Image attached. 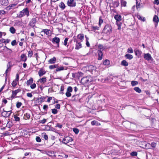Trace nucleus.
I'll return each mask as SVG.
<instances>
[{
  "mask_svg": "<svg viewBox=\"0 0 159 159\" xmlns=\"http://www.w3.org/2000/svg\"><path fill=\"white\" fill-rule=\"evenodd\" d=\"M73 139L72 138L69 136H65L64 138L63 139L62 142L64 144H66L67 143L73 141Z\"/></svg>",
  "mask_w": 159,
  "mask_h": 159,
  "instance_id": "obj_6",
  "label": "nucleus"
},
{
  "mask_svg": "<svg viewBox=\"0 0 159 159\" xmlns=\"http://www.w3.org/2000/svg\"><path fill=\"white\" fill-rule=\"evenodd\" d=\"M137 153L136 152H133L131 153L130 155L131 156H137Z\"/></svg>",
  "mask_w": 159,
  "mask_h": 159,
  "instance_id": "obj_56",
  "label": "nucleus"
},
{
  "mask_svg": "<svg viewBox=\"0 0 159 159\" xmlns=\"http://www.w3.org/2000/svg\"><path fill=\"white\" fill-rule=\"evenodd\" d=\"M150 144L149 143H147L145 145V148L146 149H148L150 148Z\"/></svg>",
  "mask_w": 159,
  "mask_h": 159,
  "instance_id": "obj_53",
  "label": "nucleus"
},
{
  "mask_svg": "<svg viewBox=\"0 0 159 159\" xmlns=\"http://www.w3.org/2000/svg\"><path fill=\"white\" fill-rule=\"evenodd\" d=\"M24 113V118L25 120H29L30 118V114L32 112L31 111L27 109L25 110Z\"/></svg>",
  "mask_w": 159,
  "mask_h": 159,
  "instance_id": "obj_4",
  "label": "nucleus"
},
{
  "mask_svg": "<svg viewBox=\"0 0 159 159\" xmlns=\"http://www.w3.org/2000/svg\"><path fill=\"white\" fill-rule=\"evenodd\" d=\"M64 67L63 66H61L60 67H57V68L56 69V70L57 71H58L62 70H64Z\"/></svg>",
  "mask_w": 159,
  "mask_h": 159,
  "instance_id": "obj_46",
  "label": "nucleus"
},
{
  "mask_svg": "<svg viewBox=\"0 0 159 159\" xmlns=\"http://www.w3.org/2000/svg\"><path fill=\"white\" fill-rule=\"evenodd\" d=\"M131 85L132 86H134L138 84V82L135 81H133L131 82Z\"/></svg>",
  "mask_w": 159,
  "mask_h": 159,
  "instance_id": "obj_50",
  "label": "nucleus"
},
{
  "mask_svg": "<svg viewBox=\"0 0 159 159\" xmlns=\"http://www.w3.org/2000/svg\"><path fill=\"white\" fill-rule=\"evenodd\" d=\"M99 27L97 26H92L91 27V31H95L97 30H99Z\"/></svg>",
  "mask_w": 159,
  "mask_h": 159,
  "instance_id": "obj_28",
  "label": "nucleus"
},
{
  "mask_svg": "<svg viewBox=\"0 0 159 159\" xmlns=\"http://www.w3.org/2000/svg\"><path fill=\"white\" fill-rule=\"evenodd\" d=\"M17 5V3H16L11 4L6 7V9L8 10H10L12 9H14Z\"/></svg>",
  "mask_w": 159,
  "mask_h": 159,
  "instance_id": "obj_12",
  "label": "nucleus"
},
{
  "mask_svg": "<svg viewBox=\"0 0 159 159\" xmlns=\"http://www.w3.org/2000/svg\"><path fill=\"white\" fill-rule=\"evenodd\" d=\"M10 31L11 33L14 34L15 33L16 30L14 27H11L10 28Z\"/></svg>",
  "mask_w": 159,
  "mask_h": 159,
  "instance_id": "obj_34",
  "label": "nucleus"
},
{
  "mask_svg": "<svg viewBox=\"0 0 159 159\" xmlns=\"http://www.w3.org/2000/svg\"><path fill=\"white\" fill-rule=\"evenodd\" d=\"M58 67V64L51 65L49 66V68L50 69H52L55 68H56Z\"/></svg>",
  "mask_w": 159,
  "mask_h": 159,
  "instance_id": "obj_33",
  "label": "nucleus"
},
{
  "mask_svg": "<svg viewBox=\"0 0 159 159\" xmlns=\"http://www.w3.org/2000/svg\"><path fill=\"white\" fill-rule=\"evenodd\" d=\"M29 133V132L26 129H23L20 132V135L22 136H25L28 134Z\"/></svg>",
  "mask_w": 159,
  "mask_h": 159,
  "instance_id": "obj_15",
  "label": "nucleus"
},
{
  "mask_svg": "<svg viewBox=\"0 0 159 159\" xmlns=\"http://www.w3.org/2000/svg\"><path fill=\"white\" fill-rule=\"evenodd\" d=\"M58 111L56 109H52V112L54 114H56L57 113Z\"/></svg>",
  "mask_w": 159,
  "mask_h": 159,
  "instance_id": "obj_47",
  "label": "nucleus"
},
{
  "mask_svg": "<svg viewBox=\"0 0 159 159\" xmlns=\"http://www.w3.org/2000/svg\"><path fill=\"white\" fill-rule=\"evenodd\" d=\"M93 81V78L90 76H87L82 78L80 83L84 86H87L90 82Z\"/></svg>",
  "mask_w": 159,
  "mask_h": 159,
  "instance_id": "obj_1",
  "label": "nucleus"
},
{
  "mask_svg": "<svg viewBox=\"0 0 159 159\" xmlns=\"http://www.w3.org/2000/svg\"><path fill=\"white\" fill-rule=\"evenodd\" d=\"M43 137L46 140H47L48 139V136L46 134V133L44 134Z\"/></svg>",
  "mask_w": 159,
  "mask_h": 159,
  "instance_id": "obj_64",
  "label": "nucleus"
},
{
  "mask_svg": "<svg viewBox=\"0 0 159 159\" xmlns=\"http://www.w3.org/2000/svg\"><path fill=\"white\" fill-rule=\"evenodd\" d=\"M127 52L129 53H133V50L131 48H129L127 49Z\"/></svg>",
  "mask_w": 159,
  "mask_h": 159,
  "instance_id": "obj_49",
  "label": "nucleus"
},
{
  "mask_svg": "<svg viewBox=\"0 0 159 159\" xmlns=\"http://www.w3.org/2000/svg\"><path fill=\"white\" fill-rule=\"evenodd\" d=\"M18 82V81H16V80H13L12 82L11 83V85L12 86V87L14 88H15L16 86L17 85V82Z\"/></svg>",
  "mask_w": 159,
  "mask_h": 159,
  "instance_id": "obj_35",
  "label": "nucleus"
},
{
  "mask_svg": "<svg viewBox=\"0 0 159 159\" xmlns=\"http://www.w3.org/2000/svg\"><path fill=\"white\" fill-rule=\"evenodd\" d=\"M13 117L15 119V120L16 121H19L20 118L19 117H18L16 114H14Z\"/></svg>",
  "mask_w": 159,
  "mask_h": 159,
  "instance_id": "obj_41",
  "label": "nucleus"
},
{
  "mask_svg": "<svg viewBox=\"0 0 159 159\" xmlns=\"http://www.w3.org/2000/svg\"><path fill=\"white\" fill-rule=\"evenodd\" d=\"M116 24L118 26V30H120L121 23L120 21H116Z\"/></svg>",
  "mask_w": 159,
  "mask_h": 159,
  "instance_id": "obj_40",
  "label": "nucleus"
},
{
  "mask_svg": "<svg viewBox=\"0 0 159 159\" xmlns=\"http://www.w3.org/2000/svg\"><path fill=\"white\" fill-rule=\"evenodd\" d=\"M46 121V120L45 119H43L42 120H40L39 121V123H42V124H44Z\"/></svg>",
  "mask_w": 159,
  "mask_h": 159,
  "instance_id": "obj_58",
  "label": "nucleus"
},
{
  "mask_svg": "<svg viewBox=\"0 0 159 159\" xmlns=\"http://www.w3.org/2000/svg\"><path fill=\"white\" fill-rule=\"evenodd\" d=\"M103 47L102 45L100 44L98 46V49L97 53L98 56V60H101L103 57V54L102 51L103 50Z\"/></svg>",
  "mask_w": 159,
  "mask_h": 159,
  "instance_id": "obj_3",
  "label": "nucleus"
},
{
  "mask_svg": "<svg viewBox=\"0 0 159 159\" xmlns=\"http://www.w3.org/2000/svg\"><path fill=\"white\" fill-rule=\"evenodd\" d=\"M103 22V20L102 19V18L100 16L99 18V25L100 26L102 24Z\"/></svg>",
  "mask_w": 159,
  "mask_h": 159,
  "instance_id": "obj_44",
  "label": "nucleus"
},
{
  "mask_svg": "<svg viewBox=\"0 0 159 159\" xmlns=\"http://www.w3.org/2000/svg\"><path fill=\"white\" fill-rule=\"evenodd\" d=\"M22 105V103L20 102H17L16 103V107L17 108H19Z\"/></svg>",
  "mask_w": 159,
  "mask_h": 159,
  "instance_id": "obj_43",
  "label": "nucleus"
},
{
  "mask_svg": "<svg viewBox=\"0 0 159 159\" xmlns=\"http://www.w3.org/2000/svg\"><path fill=\"white\" fill-rule=\"evenodd\" d=\"M33 54V52L31 49H30V50L28 51V57L30 58L32 57Z\"/></svg>",
  "mask_w": 159,
  "mask_h": 159,
  "instance_id": "obj_29",
  "label": "nucleus"
},
{
  "mask_svg": "<svg viewBox=\"0 0 159 159\" xmlns=\"http://www.w3.org/2000/svg\"><path fill=\"white\" fill-rule=\"evenodd\" d=\"M11 44L12 46H14L15 45H17V43L16 40H13L11 42Z\"/></svg>",
  "mask_w": 159,
  "mask_h": 159,
  "instance_id": "obj_48",
  "label": "nucleus"
},
{
  "mask_svg": "<svg viewBox=\"0 0 159 159\" xmlns=\"http://www.w3.org/2000/svg\"><path fill=\"white\" fill-rule=\"evenodd\" d=\"M134 90L137 92L140 93L141 92V89L138 87H135L134 88Z\"/></svg>",
  "mask_w": 159,
  "mask_h": 159,
  "instance_id": "obj_38",
  "label": "nucleus"
},
{
  "mask_svg": "<svg viewBox=\"0 0 159 159\" xmlns=\"http://www.w3.org/2000/svg\"><path fill=\"white\" fill-rule=\"evenodd\" d=\"M55 127H58V128H59L60 129H61L62 127V125L60 124V123H57Z\"/></svg>",
  "mask_w": 159,
  "mask_h": 159,
  "instance_id": "obj_54",
  "label": "nucleus"
},
{
  "mask_svg": "<svg viewBox=\"0 0 159 159\" xmlns=\"http://www.w3.org/2000/svg\"><path fill=\"white\" fill-rule=\"evenodd\" d=\"M156 144L154 142H153L151 143V147L153 148H154L156 147Z\"/></svg>",
  "mask_w": 159,
  "mask_h": 159,
  "instance_id": "obj_59",
  "label": "nucleus"
},
{
  "mask_svg": "<svg viewBox=\"0 0 159 159\" xmlns=\"http://www.w3.org/2000/svg\"><path fill=\"white\" fill-rule=\"evenodd\" d=\"M121 4L122 6L125 7L126 5V2L125 1H123L121 2Z\"/></svg>",
  "mask_w": 159,
  "mask_h": 159,
  "instance_id": "obj_62",
  "label": "nucleus"
},
{
  "mask_svg": "<svg viewBox=\"0 0 159 159\" xmlns=\"http://www.w3.org/2000/svg\"><path fill=\"white\" fill-rule=\"evenodd\" d=\"M59 6L60 8L62 10H63L66 8V6L63 2H61L59 4Z\"/></svg>",
  "mask_w": 159,
  "mask_h": 159,
  "instance_id": "obj_22",
  "label": "nucleus"
},
{
  "mask_svg": "<svg viewBox=\"0 0 159 159\" xmlns=\"http://www.w3.org/2000/svg\"><path fill=\"white\" fill-rule=\"evenodd\" d=\"M21 91V90L20 89H18L15 90H12V93H13L14 94L16 95L17 93L20 92Z\"/></svg>",
  "mask_w": 159,
  "mask_h": 159,
  "instance_id": "obj_31",
  "label": "nucleus"
},
{
  "mask_svg": "<svg viewBox=\"0 0 159 159\" xmlns=\"http://www.w3.org/2000/svg\"><path fill=\"white\" fill-rule=\"evenodd\" d=\"M36 141L38 142H41V140L40 138V137L39 136H37L36 138Z\"/></svg>",
  "mask_w": 159,
  "mask_h": 159,
  "instance_id": "obj_57",
  "label": "nucleus"
},
{
  "mask_svg": "<svg viewBox=\"0 0 159 159\" xmlns=\"http://www.w3.org/2000/svg\"><path fill=\"white\" fill-rule=\"evenodd\" d=\"M68 40V38H66L64 40L63 44L64 46H66L67 44V42Z\"/></svg>",
  "mask_w": 159,
  "mask_h": 159,
  "instance_id": "obj_45",
  "label": "nucleus"
},
{
  "mask_svg": "<svg viewBox=\"0 0 159 159\" xmlns=\"http://www.w3.org/2000/svg\"><path fill=\"white\" fill-rule=\"evenodd\" d=\"M137 18L139 19L141 21H144L145 20V18L144 17H142L140 15H137Z\"/></svg>",
  "mask_w": 159,
  "mask_h": 159,
  "instance_id": "obj_39",
  "label": "nucleus"
},
{
  "mask_svg": "<svg viewBox=\"0 0 159 159\" xmlns=\"http://www.w3.org/2000/svg\"><path fill=\"white\" fill-rule=\"evenodd\" d=\"M114 18L116 20V21H120L121 20V16L120 15H116L114 16Z\"/></svg>",
  "mask_w": 159,
  "mask_h": 159,
  "instance_id": "obj_19",
  "label": "nucleus"
},
{
  "mask_svg": "<svg viewBox=\"0 0 159 159\" xmlns=\"http://www.w3.org/2000/svg\"><path fill=\"white\" fill-rule=\"evenodd\" d=\"M73 130L76 134H78L79 132V130L78 129L76 128H73Z\"/></svg>",
  "mask_w": 159,
  "mask_h": 159,
  "instance_id": "obj_51",
  "label": "nucleus"
},
{
  "mask_svg": "<svg viewBox=\"0 0 159 159\" xmlns=\"http://www.w3.org/2000/svg\"><path fill=\"white\" fill-rule=\"evenodd\" d=\"M144 58L147 61H149L152 59L151 55L148 53H145L144 55Z\"/></svg>",
  "mask_w": 159,
  "mask_h": 159,
  "instance_id": "obj_13",
  "label": "nucleus"
},
{
  "mask_svg": "<svg viewBox=\"0 0 159 159\" xmlns=\"http://www.w3.org/2000/svg\"><path fill=\"white\" fill-rule=\"evenodd\" d=\"M57 60L56 58L55 57H53L52 58L50 59L48 61V63L50 64L54 63Z\"/></svg>",
  "mask_w": 159,
  "mask_h": 159,
  "instance_id": "obj_17",
  "label": "nucleus"
},
{
  "mask_svg": "<svg viewBox=\"0 0 159 159\" xmlns=\"http://www.w3.org/2000/svg\"><path fill=\"white\" fill-rule=\"evenodd\" d=\"M67 6L70 7H73L76 6L75 0H68L67 2Z\"/></svg>",
  "mask_w": 159,
  "mask_h": 159,
  "instance_id": "obj_7",
  "label": "nucleus"
},
{
  "mask_svg": "<svg viewBox=\"0 0 159 159\" xmlns=\"http://www.w3.org/2000/svg\"><path fill=\"white\" fill-rule=\"evenodd\" d=\"M60 41V39L58 37H55L52 39V42L53 43H56L57 45V47H59V42Z\"/></svg>",
  "mask_w": 159,
  "mask_h": 159,
  "instance_id": "obj_9",
  "label": "nucleus"
},
{
  "mask_svg": "<svg viewBox=\"0 0 159 159\" xmlns=\"http://www.w3.org/2000/svg\"><path fill=\"white\" fill-rule=\"evenodd\" d=\"M43 109L45 111H47L48 109V106L47 105H44L43 107Z\"/></svg>",
  "mask_w": 159,
  "mask_h": 159,
  "instance_id": "obj_55",
  "label": "nucleus"
},
{
  "mask_svg": "<svg viewBox=\"0 0 159 159\" xmlns=\"http://www.w3.org/2000/svg\"><path fill=\"white\" fill-rule=\"evenodd\" d=\"M109 25L108 24H107L105 25L103 30L102 32L104 34H108L109 33Z\"/></svg>",
  "mask_w": 159,
  "mask_h": 159,
  "instance_id": "obj_10",
  "label": "nucleus"
},
{
  "mask_svg": "<svg viewBox=\"0 0 159 159\" xmlns=\"http://www.w3.org/2000/svg\"><path fill=\"white\" fill-rule=\"evenodd\" d=\"M33 81V79L31 77L29 80H28L26 82V84L27 85H31Z\"/></svg>",
  "mask_w": 159,
  "mask_h": 159,
  "instance_id": "obj_23",
  "label": "nucleus"
},
{
  "mask_svg": "<svg viewBox=\"0 0 159 159\" xmlns=\"http://www.w3.org/2000/svg\"><path fill=\"white\" fill-rule=\"evenodd\" d=\"M19 79V74L17 73L16 75V78L15 79L16 81H18Z\"/></svg>",
  "mask_w": 159,
  "mask_h": 159,
  "instance_id": "obj_60",
  "label": "nucleus"
},
{
  "mask_svg": "<svg viewBox=\"0 0 159 159\" xmlns=\"http://www.w3.org/2000/svg\"><path fill=\"white\" fill-rule=\"evenodd\" d=\"M12 113V110L6 111L4 109H3L2 112L1 113L2 116L5 118L9 117L10 116L11 114Z\"/></svg>",
  "mask_w": 159,
  "mask_h": 159,
  "instance_id": "obj_5",
  "label": "nucleus"
},
{
  "mask_svg": "<svg viewBox=\"0 0 159 159\" xmlns=\"http://www.w3.org/2000/svg\"><path fill=\"white\" fill-rule=\"evenodd\" d=\"M82 48V45L81 43V42H79L78 43H76L75 44V49L78 50Z\"/></svg>",
  "mask_w": 159,
  "mask_h": 159,
  "instance_id": "obj_21",
  "label": "nucleus"
},
{
  "mask_svg": "<svg viewBox=\"0 0 159 159\" xmlns=\"http://www.w3.org/2000/svg\"><path fill=\"white\" fill-rule=\"evenodd\" d=\"M103 64L105 65H108L109 64V60L107 59H106L103 62Z\"/></svg>",
  "mask_w": 159,
  "mask_h": 159,
  "instance_id": "obj_42",
  "label": "nucleus"
},
{
  "mask_svg": "<svg viewBox=\"0 0 159 159\" xmlns=\"http://www.w3.org/2000/svg\"><path fill=\"white\" fill-rule=\"evenodd\" d=\"M40 83H45L46 82L47 79L46 77H43L39 80Z\"/></svg>",
  "mask_w": 159,
  "mask_h": 159,
  "instance_id": "obj_36",
  "label": "nucleus"
},
{
  "mask_svg": "<svg viewBox=\"0 0 159 159\" xmlns=\"http://www.w3.org/2000/svg\"><path fill=\"white\" fill-rule=\"evenodd\" d=\"M21 60L22 61L25 62L27 60V57L25 54H23L20 56Z\"/></svg>",
  "mask_w": 159,
  "mask_h": 159,
  "instance_id": "obj_18",
  "label": "nucleus"
},
{
  "mask_svg": "<svg viewBox=\"0 0 159 159\" xmlns=\"http://www.w3.org/2000/svg\"><path fill=\"white\" fill-rule=\"evenodd\" d=\"M77 38L78 39L80 40L81 42H82L84 39V34H80L77 35Z\"/></svg>",
  "mask_w": 159,
  "mask_h": 159,
  "instance_id": "obj_16",
  "label": "nucleus"
},
{
  "mask_svg": "<svg viewBox=\"0 0 159 159\" xmlns=\"http://www.w3.org/2000/svg\"><path fill=\"white\" fill-rule=\"evenodd\" d=\"M30 85V87L32 89H34L36 87V84L35 83H33Z\"/></svg>",
  "mask_w": 159,
  "mask_h": 159,
  "instance_id": "obj_52",
  "label": "nucleus"
},
{
  "mask_svg": "<svg viewBox=\"0 0 159 159\" xmlns=\"http://www.w3.org/2000/svg\"><path fill=\"white\" fill-rule=\"evenodd\" d=\"M153 21L157 23L159 22V19L158 16L156 15H154L153 18Z\"/></svg>",
  "mask_w": 159,
  "mask_h": 159,
  "instance_id": "obj_27",
  "label": "nucleus"
},
{
  "mask_svg": "<svg viewBox=\"0 0 159 159\" xmlns=\"http://www.w3.org/2000/svg\"><path fill=\"white\" fill-rule=\"evenodd\" d=\"M73 91L72 88L70 86H68L67 88V91L66 93V95L67 97H69L71 96V94L70 93Z\"/></svg>",
  "mask_w": 159,
  "mask_h": 159,
  "instance_id": "obj_8",
  "label": "nucleus"
},
{
  "mask_svg": "<svg viewBox=\"0 0 159 159\" xmlns=\"http://www.w3.org/2000/svg\"><path fill=\"white\" fill-rule=\"evenodd\" d=\"M46 73V71L43 68L40 69L38 72V74L40 77H41Z\"/></svg>",
  "mask_w": 159,
  "mask_h": 159,
  "instance_id": "obj_14",
  "label": "nucleus"
},
{
  "mask_svg": "<svg viewBox=\"0 0 159 159\" xmlns=\"http://www.w3.org/2000/svg\"><path fill=\"white\" fill-rule=\"evenodd\" d=\"M97 121L94 120L92 121L91 122V124L92 125H96Z\"/></svg>",
  "mask_w": 159,
  "mask_h": 159,
  "instance_id": "obj_63",
  "label": "nucleus"
},
{
  "mask_svg": "<svg viewBox=\"0 0 159 159\" xmlns=\"http://www.w3.org/2000/svg\"><path fill=\"white\" fill-rule=\"evenodd\" d=\"M125 57L126 58L129 60H131L133 58V56L132 55L128 53L126 54L125 55Z\"/></svg>",
  "mask_w": 159,
  "mask_h": 159,
  "instance_id": "obj_26",
  "label": "nucleus"
},
{
  "mask_svg": "<svg viewBox=\"0 0 159 159\" xmlns=\"http://www.w3.org/2000/svg\"><path fill=\"white\" fill-rule=\"evenodd\" d=\"M121 65L125 66H127L128 65V63L125 60L122 61L121 62Z\"/></svg>",
  "mask_w": 159,
  "mask_h": 159,
  "instance_id": "obj_30",
  "label": "nucleus"
},
{
  "mask_svg": "<svg viewBox=\"0 0 159 159\" xmlns=\"http://www.w3.org/2000/svg\"><path fill=\"white\" fill-rule=\"evenodd\" d=\"M28 17L30 16V12L28 7L24 8L22 10L20 11L19 13L17 15V17L21 18L25 16Z\"/></svg>",
  "mask_w": 159,
  "mask_h": 159,
  "instance_id": "obj_2",
  "label": "nucleus"
},
{
  "mask_svg": "<svg viewBox=\"0 0 159 159\" xmlns=\"http://www.w3.org/2000/svg\"><path fill=\"white\" fill-rule=\"evenodd\" d=\"M17 97L16 96V95L15 94H14L13 93H12V94L11 95V98L12 99H13L14 98H17Z\"/></svg>",
  "mask_w": 159,
  "mask_h": 159,
  "instance_id": "obj_61",
  "label": "nucleus"
},
{
  "mask_svg": "<svg viewBox=\"0 0 159 159\" xmlns=\"http://www.w3.org/2000/svg\"><path fill=\"white\" fill-rule=\"evenodd\" d=\"M134 52L135 55L138 56H140L142 53L141 51L138 49H135Z\"/></svg>",
  "mask_w": 159,
  "mask_h": 159,
  "instance_id": "obj_24",
  "label": "nucleus"
},
{
  "mask_svg": "<svg viewBox=\"0 0 159 159\" xmlns=\"http://www.w3.org/2000/svg\"><path fill=\"white\" fill-rule=\"evenodd\" d=\"M50 31V30H48V29H43L41 32H43L45 34L48 36H49L51 34V33H49Z\"/></svg>",
  "mask_w": 159,
  "mask_h": 159,
  "instance_id": "obj_20",
  "label": "nucleus"
},
{
  "mask_svg": "<svg viewBox=\"0 0 159 159\" xmlns=\"http://www.w3.org/2000/svg\"><path fill=\"white\" fill-rule=\"evenodd\" d=\"M48 97V96H46V97H42L39 98L40 101L42 102H44L45 101V99L46 98Z\"/></svg>",
  "mask_w": 159,
  "mask_h": 159,
  "instance_id": "obj_37",
  "label": "nucleus"
},
{
  "mask_svg": "<svg viewBox=\"0 0 159 159\" xmlns=\"http://www.w3.org/2000/svg\"><path fill=\"white\" fill-rule=\"evenodd\" d=\"M13 66L11 62V61H9L8 62L7 64V69L9 70V71H11V67Z\"/></svg>",
  "mask_w": 159,
  "mask_h": 159,
  "instance_id": "obj_25",
  "label": "nucleus"
},
{
  "mask_svg": "<svg viewBox=\"0 0 159 159\" xmlns=\"http://www.w3.org/2000/svg\"><path fill=\"white\" fill-rule=\"evenodd\" d=\"M113 6L114 7H117L119 5V2H118L117 0H116L115 1L113 2Z\"/></svg>",
  "mask_w": 159,
  "mask_h": 159,
  "instance_id": "obj_32",
  "label": "nucleus"
},
{
  "mask_svg": "<svg viewBox=\"0 0 159 159\" xmlns=\"http://www.w3.org/2000/svg\"><path fill=\"white\" fill-rule=\"evenodd\" d=\"M37 22L36 18H32L30 21L29 25L32 27H34L35 26V24Z\"/></svg>",
  "mask_w": 159,
  "mask_h": 159,
  "instance_id": "obj_11",
  "label": "nucleus"
}]
</instances>
